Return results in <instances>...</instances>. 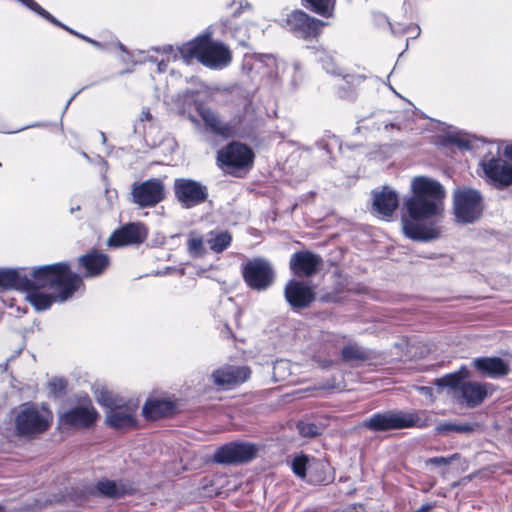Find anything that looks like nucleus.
I'll return each instance as SVG.
<instances>
[{
  "instance_id": "nucleus-1",
  "label": "nucleus",
  "mask_w": 512,
  "mask_h": 512,
  "mask_svg": "<svg viewBox=\"0 0 512 512\" xmlns=\"http://www.w3.org/2000/svg\"><path fill=\"white\" fill-rule=\"evenodd\" d=\"M81 286V277L72 273L67 263L40 266L29 277L20 270L0 269V291L25 292V299L36 311L48 309L54 301H66Z\"/></svg>"
},
{
  "instance_id": "nucleus-2",
  "label": "nucleus",
  "mask_w": 512,
  "mask_h": 512,
  "mask_svg": "<svg viewBox=\"0 0 512 512\" xmlns=\"http://www.w3.org/2000/svg\"><path fill=\"white\" fill-rule=\"evenodd\" d=\"M412 196L405 201L407 215L402 217L404 234L413 240L429 241L441 234L431 221L442 216L445 192L437 181L418 176L411 182Z\"/></svg>"
},
{
  "instance_id": "nucleus-3",
  "label": "nucleus",
  "mask_w": 512,
  "mask_h": 512,
  "mask_svg": "<svg viewBox=\"0 0 512 512\" xmlns=\"http://www.w3.org/2000/svg\"><path fill=\"white\" fill-rule=\"evenodd\" d=\"M162 58L158 64V71L166 70V62L181 59L189 64L193 59H197L203 65L210 68H222L231 61L230 50L220 42H214L208 36L197 37L179 47L168 46L163 49Z\"/></svg>"
},
{
  "instance_id": "nucleus-4",
  "label": "nucleus",
  "mask_w": 512,
  "mask_h": 512,
  "mask_svg": "<svg viewBox=\"0 0 512 512\" xmlns=\"http://www.w3.org/2000/svg\"><path fill=\"white\" fill-rule=\"evenodd\" d=\"M97 401L109 410L106 415V422L115 429H128L136 425V412L139 407V400L123 401L116 399L106 389L95 391Z\"/></svg>"
},
{
  "instance_id": "nucleus-5",
  "label": "nucleus",
  "mask_w": 512,
  "mask_h": 512,
  "mask_svg": "<svg viewBox=\"0 0 512 512\" xmlns=\"http://www.w3.org/2000/svg\"><path fill=\"white\" fill-rule=\"evenodd\" d=\"M363 425L372 431L425 427L428 425V418L425 411H386L372 415Z\"/></svg>"
},
{
  "instance_id": "nucleus-6",
  "label": "nucleus",
  "mask_w": 512,
  "mask_h": 512,
  "mask_svg": "<svg viewBox=\"0 0 512 512\" xmlns=\"http://www.w3.org/2000/svg\"><path fill=\"white\" fill-rule=\"evenodd\" d=\"M53 414L45 405L22 404L15 412V427L20 435L31 436L46 431Z\"/></svg>"
},
{
  "instance_id": "nucleus-7",
  "label": "nucleus",
  "mask_w": 512,
  "mask_h": 512,
  "mask_svg": "<svg viewBox=\"0 0 512 512\" xmlns=\"http://www.w3.org/2000/svg\"><path fill=\"white\" fill-rule=\"evenodd\" d=\"M455 219L461 224H471L480 219L483 212V198L479 191L461 187L453 193Z\"/></svg>"
},
{
  "instance_id": "nucleus-8",
  "label": "nucleus",
  "mask_w": 512,
  "mask_h": 512,
  "mask_svg": "<svg viewBox=\"0 0 512 512\" xmlns=\"http://www.w3.org/2000/svg\"><path fill=\"white\" fill-rule=\"evenodd\" d=\"M254 153L245 144L232 142L217 154L218 165L227 173L239 176L253 165Z\"/></svg>"
},
{
  "instance_id": "nucleus-9",
  "label": "nucleus",
  "mask_w": 512,
  "mask_h": 512,
  "mask_svg": "<svg viewBox=\"0 0 512 512\" xmlns=\"http://www.w3.org/2000/svg\"><path fill=\"white\" fill-rule=\"evenodd\" d=\"M440 386L449 387L453 395L470 407L481 404L488 395V385L475 381H462L460 374H450L438 381Z\"/></svg>"
},
{
  "instance_id": "nucleus-10",
  "label": "nucleus",
  "mask_w": 512,
  "mask_h": 512,
  "mask_svg": "<svg viewBox=\"0 0 512 512\" xmlns=\"http://www.w3.org/2000/svg\"><path fill=\"white\" fill-rule=\"evenodd\" d=\"M98 418V413L90 399L84 397L79 403L67 411L59 414V423L63 427L88 428Z\"/></svg>"
},
{
  "instance_id": "nucleus-11",
  "label": "nucleus",
  "mask_w": 512,
  "mask_h": 512,
  "mask_svg": "<svg viewBox=\"0 0 512 512\" xmlns=\"http://www.w3.org/2000/svg\"><path fill=\"white\" fill-rule=\"evenodd\" d=\"M165 198V187L159 179H149L132 187V200L138 206L153 207Z\"/></svg>"
},
{
  "instance_id": "nucleus-12",
  "label": "nucleus",
  "mask_w": 512,
  "mask_h": 512,
  "mask_svg": "<svg viewBox=\"0 0 512 512\" xmlns=\"http://www.w3.org/2000/svg\"><path fill=\"white\" fill-rule=\"evenodd\" d=\"M243 277L247 285L255 290H265L273 282L271 265L263 259L249 261L243 268Z\"/></svg>"
},
{
  "instance_id": "nucleus-13",
  "label": "nucleus",
  "mask_w": 512,
  "mask_h": 512,
  "mask_svg": "<svg viewBox=\"0 0 512 512\" xmlns=\"http://www.w3.org/2000/svg\"><path fill=\"white\" fill-rule=\"evenodd\" d=\"M174 189L176 198L185 208L196 206L207 197L206 187L199 182L189 179H177Z\"/></svg>"
},
{
  "instance_id": "nucleus-14",
  "label": "nucleus",
  "mask_w": 512,
  "mask_h": 512,
  "mask_svg": "<svg viewBox=\"0 0 512 512\" xmlns=\"http://www.w3.org/2000/svg\"><path fill=\"white\" fill-rule=\"evenodd\" d=\"M257 448L250 443H230L218 448L214 460L218 463L247 462L256 455Z\"/></svg>"
},
{
  "instance_id": "nucleus-15",
  "label": "nucleus",
  "mask_w": 512,
  "mask_h": 512,
  "mask_svg": "<svg viewBox=\"0 0 512 512\" xmlns=\"http://www.w3.org/2000/svg\"><path fill=\"white\" fill-rule=\"evenodd\" d=\"M480 165L485 176L498 187H506L512 184V165L506 161L485 156Z\"/></svg>"
},
{
  "instance_id": "nucleus-16",
  "label": "nucleus",
  "mask_w": 512,
  "mask_h": 512,
  "mask_svg": "<svg viewBox=\"0 0 512 512\" xmlns=\"http://www.w3.org/2000/svg\"><path fill=\"white\" fill-rule=\"evenodd\" d=\"M250 376L248 367L225 366L215 370L211 377L214 384L222 389H230L246 381Z\"/></svg>"
},
{
  "instance_id": "nucleus-17",
  "label": "nucleus",
  "mask_w": 512,
  "mask_h": 512,
  "mask_svg": "<svg viewBox=\"0 0 512 512\" xmlns=\"http://www.w3.org/2000/svg\"><path fill=\"white\" fill-rule=\"evenodd\" d=\"M147 237V230L141 223H130L115 231L108 240L110 246L119 247L138 244Z\"/></svg>"
},
{
  "instance_id": "nucleus-18",
  "label": "nucleus",
  "mask_w": 512,
  "mask_h": 512,
  "mask_svg": "<svg viewBox=\"0 0 512 512\" xmlns=\"http://www.w3.org/2000/svg\"><path fill=\"white\" fill-rule=\"evenodd\" d=\"M286 24L289 29L304 39L313 38L318 35V20L308 16L303 11L296 10L289 14L286 19Z\"/></svg>"
},
{
  "instance_id": "nucleus-19",
  "label": "nucleus",
  "mask_w": 512,
  "mask_h": 512,
  "mask_svg": "<svg viewBox=\"0 0 512 512\" xmlns=\"http://www.w3.org/2000/svg\"><path fill=\"white\" fill-rule=\"evenodd\" d=\"M286 24L289 29L304 39L313 38L318 35V20L308 16L303 11L296 10L289 14L286 19Z\"/></svg>"
},
{
  "instance_id": "nucleus-20",
  "label": "nucleus",
  "mask_w": 512,
  "mask_h": 512,
  "mask_svg": "<svg viewBox=\"0 0 512 512\" xmlns=\"http://www.w3.org/2000/svg\"><path fill=\"white\" fill-rule=\"evenodd\" d=\"M285 298L293 308H306L315 299L312 288L300 281L290 280L285 287Z\"/></svg>"
},
{
  "instance_id": "nucleus-21",
  "label": "nucleus",
  "mask_w": 512,
  "mask_h": 512,
  "mask_svg": "<svg viewBox=\"0 0 512 512\" xmlns=\"http://www.w3.org/2000/svg\"><path fill=\"white\" fill-rule=\"evenodd\" d=\"M195 108L202 117L206 126L214 133L224 137L234 136L236 134L235 128L229 123H225L218 118V116L210 109L201 104L195 103Z\"/></svg>"
},
{
  "instance_id": "nucleus-22",
  "label": "nucleus",
  "mask_w": 512,
  "mask_h": 512,
  "mask_svg": "<svg viewBox=\"0 0 512 512\" xmlns=\"http://www.w3.org/2000/svg\"><path fill=\"white\" fill-rule=\"evenodd\" d=\"M398 202L396 192L384 187L380 192L374 194L373 208L382 217H389L398 207Z\"/></svg>"
},
{
  "instance_id": "nucleus-23",
  "label": "nucleus",
  "mask_w": 512,
  "mask_h": 512,
  "mask_svg": "<svg viewBox=\"0 0 512 512\" xmlns=\"http://www.w3.org/2000/svg\"><path fill=\"white\" fill-rule=\"evenodd\" d=\"M318 265L317 256L308 251L293 254L290 260V268L294 274L309 276L316 271Z\"/></svg>"
},
{
  "instance_id": "nucleus-24",
  "label": "nucleus",
  "mask_w": 512,
  "mask_h": 512,
  "mask_svg": "<svg viewBox=\"0 0 512 512\" xmlns=\"http://www.w3.org/2000/svg\"><path fill=\"white\" fill-rule=\"evenodd\" d=\"M96 489L100 494L113 498L132 494L135 490L133 484L129 481H113L109 479L100 480L96 484Z\"/></svg>"
},
{
  "instance_id": "nucleus-25",
  "label": "nucleus",
  "mask_w": 512,
  "mask_h": 512,
  "mask_svg": "<svg viewBox=\"0 0 512 512\" xmlns=\"http://www.w3.org/2000/svg\"><path fill=\"white\" fill-rule=\"evenodd\" d=\"M80 265L86 270V276H98L108 267L109 259L105 254L90 252L79 259Z\"/></svg>"
},
{
  "instance_id": "nucleus-26",
  "label": "nucleus",
  "mask_w": 512,
  "mask_h": 512,
  "mask_svg": "<svg viewBox=\"0 0 512 512\" xmlns=\"http://www.w3.org/2000/svg\"><path fill=\"white\" fill-rule=\"evenodd\" d=\"M174 410L171 401L163 398H150L143 407V415L147 419H157L169 415Z\"/></svg>"
},
{
  "instance_id": "nucleus-27",
  "label": "nucleus",
  "mask_w": 512,
  "mask_h": 512,
  "mask_svg": "<svg viewBox=\"0 0 512 512\" xmlns=\"http://www.w3.org/2000/svg\"><path fill=\"white\" fill-rule=\"evenodd\" d=\"M476 368L491 377L505 376L509 372L508 365L500 358H478L474 361Z\"/></svg>"
},
{
  "instance_id": "nucleus-28",
  "label": "nucleus",
  "mask_w": 512,
  "mask_h": 512,
  "mask_svg": "<svg viewBox=\"0 0 512 512\" xmlns=\"http://www.w3.org/2000/svg\"><path fill=\"white\" fill-rule=\"evenodd\" d=\"M18 1L20 3H22L24 6H26L27 8H29L30 10L36 12L37 14H39L40 16H42L43 18L48 20L49 22H51V23H53V24H55L57 26L63 27L64 29H66L69 32L77 35L78 37L82 38L83 40L87 41L88 43H89V40H91V38H89L87 36H84V35H81L79 33H76L74 31H72L71 29H69V28L65 27L64 25H62L55 17H53L48 11L43 9L34 0H18Z\"/></svg>"
},
{
  "instance_id": "nucleus-29",
  "label": "nucleus",
  "mask_w": 512,
  "mask_h": 512,
  "mask_svg": "<svg viewBox=\"0 0 512 512\" xmlns=\"http://www.w3.org/2000/svg\"><path fill=\"white\" fill-rule=\"evenodd\" d=\"M232 237L228 232L209 233L206 242L215 253L224 251L231 243Z\"/></svg>"
},
{
  "instance_id": "nucleus-30",
  "label": "nucleus",
  "mask_w": 512,
  "mask_h": 512,
  "mask_svg": "<svg viewBox=\"0 0 512 512\" xmlns=\"http://www.w3.org/2000/svg\"><path fill=\"white\" fill-rule=\"evenodd\" d=\"M187 248L189 254L193 257H200L205 254L204 241L200 236L196 235L195 233L190 234Z\"/></svg>"
},
{
  "instance_id": "nucleus-31",
  "label": "nucleus",
  "mask_w": 512,
  "mask_h": 512,
  "mask_svg": "<svg viewBox=\"0 0 512 512\" xmlns=\"http://www.w3.org/2000/svg\"><path fill=\"white\" fill-rule=\"evenodd\" d=\"M342 355L345 360L355 362L367 358L366 352L358 346H348L343 349Z\"/></svg>"
},
{
  "instance_id": "nucleus-32",
  "label": "nucleus",
  "mask_w": 512,
  "mask_h": 512,
  "mask_svg": "<svg viewBox=\"0 0 512 512\" xmlns=\"http://www.w3.org/2000/svg\"><path fill=\"white\" fill-rule=\"evenodd\" d=\"M307 459L304 456L297 457L293 460L292 463V469L296 475L299 477L305 476V469H306Z\"/></svg>"
},
{
  "instance_id": "nucleus-33",
  "label": "nucleus",
  "mask_w": 512,
  "mask_h": 512,
  "mask_svg": "<svg viewBox=\"0 0 512 512\" xmlns=\"http://www.w3.org/2000/svg\"><path fill=\"white\" fill-rule=\"evenodd\" d=\"M298 429L301 435L304 437H310L317 434V426L313 423H299Z\"/></svg>"
},
{
  "instance_id": "nucleus-34",
  "label": "nucleus",
  "mask_w": 512,
  "mask_h": 512,
  "mask_svg": "<svg viewBox=\"0 0 512 512\" xmlns=\"http://www.w3.org/2000/svg\"><path fill=\"white\" fill-rule=\"evenodd\" d=\"M336 0H322V18H331L334 16Z\"/></svg>"
},
{
  "instance_id": "nucleus-35",
  "label": "nucleus",
  "mask_w": 512,
  "mask_h": 512,
  "mask_svg": "<svg viewBox=\"0 0 512 512\" xmlns=\"http://www.w3.org/2000/svg\"><path fill=\"white\" fill-rule=\"evenodd\" d=\"M437 429L440 432H445V431H450V430L465 432V431H470L471 427L469 425H455V424H451V423H443V424H440Z\"/></svg>"
},
{
  "instance_id": "nucleus-36",
  "label": "nucleus",
  "mask_w": 512,
  "mask_h": 512,
  "mask_svg": "<svg viewBox=\"0 0 512 512\" xmlns=\"http://www.w3.org/2000/svg\"><path fill=\"white\" fill-rule=\"evenodd\" d=\"M451 142L456 144L458 147L462 149H470L471 148V140L465 136L456 135L451 137Z\"/></svg>"
},
{
  "instance_id": "nucleus-37",
  "label": "nucleus",
  "mask_w": 512,
  "mask_h": 512,
  "mask_svg": "<svg viewBox=\"0 0 512 512\" xmlns=\"http://www.w3.org/2000/svg\"><path fill=\"white\" fill-rule=\"evenodd\" d=\"M302 4L306 9L320 13V0H302Z\"/></svg>"
},
{
  "instance_id": "nucleus-38",
  "label": "nucleus",
  "mask_w": 512,
  "mask_h": 512,
  "mask_svg": "<svg viewBox=\"0 0 512 512\" xmlns=\"http://www.w3.org/2000/svg\"><path fill=\"white\" fill-rule=\"evenodd\" d=\"M454 457L445 458V457H434L426 460V465H448Z\"/></svg>"
},
{
  "instance_id": "nucleus-39",
  "label": "nucleus",
  "mask_w": 512,
  "mask_h": 512,
  "mask_svg": "<svg viewBox=\"0 0 512 512\" xmlns=\"http://www.w3.org/2000/svg\"><path fill=\"white\" fill-rule=\"evenodd\" d=\"M325 69L329 73L336 74L335 61L333 58L330 57L325 60Z\"/></svg>"
},
{
  "instance_id": "nucleus-40",
  "label": "nucleus",
  "mask_w": 512,
  "mask_h": 512,
  "mask_svg": "<svg viewBox=\"0 0 512 512\" xmlns=\"http://www.w3.org/2000/svg\"><path fill=\"white\" fill-rule=\"evenodd\" d=\"M360 76H351V75H344L343 80H345L349 84H359L361 82Z\"/></svg>"
},
{
  "instance_id": "nucleus-41",
  "label": "nucleus",
  "mask_w": 512,
  "mask_h": 512,
  "mask_svg": "<svg viewBox=\"0 0 512 512\" xmlns=\"http://www.w3.org/2000/svg\"><path fill=\"white\" fill-rule=\"evenodd\" d=\"M152 119V115L149 109H143L140 114L141 121H150Z\"/></svg>"
},
{
  "instance_id": "nucleus-42",
  "label": "nucleus",
  "mask_w": 512,
  "mask_h": 512,
  "mask_svg": "<svg viewBox=\"0 0 512 512\" xmlns=\"http://www.w3.org/2000/svg\"><path fill=\"white\" fill-rule=\"evenodd\" d=\"M233 3L235 4H238L239 5V10H242V9H250V5L249 3H247L245 0H232Z\"/></svg>"
},
{
  "instance_id": "nucleus-43",
  "label": "nucleus",
  "mask_w": 512,
  "mask_h": 512,
  "mask_svg": "<svg viewBox=\"0 0 512 512\" xmlns=\"http://www.w3.org/2000/svg\"><path fill=\"white\" fill-rule=\"evenodd\" d=\"M50 386L54 387V389H56V387H58L60 390H62L64 388V384H63V381L62 380H52L50 381Z\"/></svg>"
},
{
  "instance_id": "nucleus-44",
  "label": "nucleus",
  "mask_w": 512,
  "mask_h": 512,
  "mask_svg": "<svg viewBox=\"0 0 512 512\" xmlns=\"http://www.w3.org/2000/svg\"><path fill=\"white\" fill-rule=\"evenodd\" d=\"M336 387V380L333 379V381L330 383L328 382L325 385H322V389H334Z\"/></svg>"
},
{
  "instance_id": "nucleus-45",
  "label": "nucleus",
  "mask_w": 512,
  "mask_h": 512,
  "mask_svg": "<svg viewBox=\"0 0 512 512\" xmlns=\"http://www.w3.org/2000/svg\"><path fill=\"white\" fill-rule=\"evenodd\" d=\"M430 508H431V507H430V506H428V505H427V506H422L421 508H419V509H418L417 511H415V512H429Z\"/></svg>"
},
{
  "instance_id": "nucleus-46",
  "label": "nucleus",
  "mask_w": 512,
  "mask_h": 512,
  "mask_svg": "<svg viewBox=\"0 0 512 512\" xmlns=\"http://www.w3.org/2000/svg\"><path fill=\"white\" fill-rule=\"evenodd\" d=\"M505 154L509 157H512V145L511 146H508L506 147L505 149Z\"/></svg>"
},
{
  "instance_id": "nucleus-47",
  "label": "nucleus",
  "mask_w": 512,
  "mask_h": 512,
  "mask_svg": "<svg viewBox=\"0 0 512 512\" xmlns=\"http://www.w3.org/2000/svg\"><path fill=\"white\" fill-rule=\"evenodd\" d=\"M89 43L94 45L95 47L97 48H100L101 47V44L93 39L89 40Z\"/></svg>"
},
{
  "instance_id": "nucleus-48",
  "label": "nucleus",
  "mask_w": 512,
  "mask_h": 512,
  "mask_svg": "<svg viewBox=\"0 0 512 512\" xmlns=\"http://www.w3.org/2000/svg\"><path fill=\"white\" fill-rule=\"evenodd\" d=\"M285 364H286L285 362H278L277 365L274 367V370L276 371L277 369L284 366Z\"/></svg>"
},
{
  "instance_id": "nucleus-49",
  "label": "nucleus",
  "mask_w": 512,
  "mask_h": 512,
  "mask_svg": "<svg viewBox=\"0 0 512 512\" xmlns=\"http://www.w3.org/2000/svg\"><path fill=\"white\" fill-rule=\"evenodd\" d=\"M78 210H80L79 206H77L76 208H71L70 212H71V214H73L74 211H78Z\"/></svg>"
},
{
  "instance_id": "nucleus-50",
  "label": "nucleus",
  "mask_w": 512,
  "mask_h": 512,
  "mask_svg": "<svg viewBox=\"0 0 512 512\" xmlns=\"http://www.w3.org/2000/svg\"><path fill=\"white\" fill-rule=\"evenodd\" d=\"M189 119H190L193 123H197V120H196L194 117L189 116Z\"/></svg>"
},
{
  "instance_id": "nucleus-51",
  "label": "nucleus",
  "mask_w": 512,
  "mask_h": 512,
  "mask_svg": "<svg viewBox=\"0 0 512 512\" xmlns=\"http://www.w3.org/2000/svg\"><path fill=\"white\" fill-rule=\"evenodd\" d=\"M420 390L423 391V392H428L429 391V389L426 388V387H421Z\"/></svg>"
},
{
  "instance_id": "nucleus-52",
  "label": "nucleus",
  "mask_w": 512,
  "mask_h": 512,
  "mask_svg": "<svg viewBox=\"0 0 512 512\" xmlns=\"http://www.w3.org/2000/svg\"><path fill=\"white\" fill-rule=\"evenodd\" d=\"M328 24H330V23H329V22H324L323 20H322V22H321L322 27H323L324 25H328Z\"/></svg>"
},
{
  "instance_id": "nucleus-53",
  "label": "nucleus",
  "mask_w": 512,
  "mask_h": 512,
  "mask_svg": "<svg viewBox=\"0 0 512 512\" xmlns=\"http://www.w3.org/2000/svg\"><path fill=\"white\" fill-rule=\"evenodd\" d=\"M238 14V11L233 13V17H235Z\"/></svg>"
},
{
  "instance_id": "nucleus-54",
  "label": "nucleus",
  "mask_w": 512,
  "mask_h": 512,
  "mask_svg": "<svg viewBox=\"0 0 512 512\" xmlns=\"http://www.w3.org/2000/svg\"><path fill=\"white\" fill-rule=\"evenodd\" d=\"M3 511H4V509H3V507L0 505V512H3Z\"/></svg>"
}]
</instances>
